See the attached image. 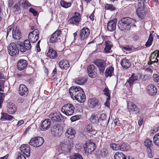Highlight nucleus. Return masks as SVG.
Listing matches in <instances>:
<instances>
[{
  "label": "nucleus",
  "instance_id": "f257e3e1",
  "mask_svg": "<svg viewBox=\"0 0 159 159\" xmlns=\"http://www.w3.org/2000/svg\"><path fill=\"white\" fill-rule=\"evenodd\" d=\"M75 130L72 128H69L67 129L65 133V136L68 138V141L65 143V148L69 149L73 145V139L75 137V135L76 134Z\"/></svg>",
  "mask_w": 159,
  "mask_h": 159
},
{
  "label": "nucleus",
  "instance_id": "f03ea898",
  "mask_svg": "<svg viewBox=\"0 0 159 159\" xmlns=\"http://www.w3.org/2000/svg\"><path fill=\"white\" fill-rule=\"evenodd\" d=\"M74 105L70 103L64 105L61 109L62 112L67 116L72 115L74 112Z\"/></svg>",
  "mask_w": 159,
  "mask_h": 159
},
{
  "label": "nucleus",
  "instance_id": "7ed1b4c3",
  "mask_svg": "<svg viewBox=\"0 0 159 159\" xmlns=\"http://www.w3.org/2000/svg\"><path fill=\"white\" fill-rule=\"evenodd\" d=\"M31 42L29 40H25L23 43H19V51L22 53H24L27 51H30L31 48Z\"/></svg>",
  "mask_w": 159,
  "mask_h": 159
},
{
  "label": "nucleus",
  "instance_id": "20e7f679",
  "mask_svg": "<svg viewBox=\"0 0 159 159\" xmlns=\"http://www.w3.org/2000/svg\"><path fill=\"white\" fill-rule=\"evenodd\" d=\"M96 148L95 143L90 140L87 141L83 146V148L85 153H91Z\"/></svg>",
  "mask_w": 159,
  "mask_h": 159
},
{
  "label": "nucleus",
  "instance_id": "39448f33",
  "mask_svg": "<svg viewBox=\"0 0 159 159\" xmlns=\"http://www.w3.org/2000/svg\"><path fill=\"white\" fill-rule=\"evenodd\" d=\"M51 133L55 137H60L63 132V129L58 124H55L51 128Z\"/></svg>",
  "mask_w": 159,
  "mask_h": 159
},
{
  "label": "nucleus",
  "instance_id": "423d86ee",
  "mask_svg": "<svg viewBox=\"0 0 159 159\" xmlns=\"http://www.w3.org/2000/svg\"><path fill=\"white\" fill-rule=\"evenodd\" d=\"M69 93L71 98H74L75 96L84 93L82 88L78 86L71 87L69 89Z\"/></svg>",
  "mask_w": 159,
  "mask_h": 159
},
{
  "label": "nucleus",
  "instance_id": "0eeeda50",
  "mask_svg": "<svg viewBox=\"0 0 159 159\" xmlns=\"http://www.w3.org/2000/svg\"><path fill=\"white\" fill-rule=\"evenodd\" d=\"M44 142V139L42 137H35L30 139L29 144L34 147H39L43 144Z\"/></svg>",
  "mask_w": 159,
  "mask_h": 159
},
{
  "label": "nucleus",
  "instance_id": "6e6552de",
  "mask_svg": "<svg viewBox=\"0 0 159 159\" xmlns=\"http://www.w3.org/2000/svg\"><path fill=\"white\" fill-rule=\"evenodd\" d=\"M98 68L100 74L102 75L103 74L106 66V62L102 59H97L93 62Z\"/></svg>",
  "mask_w": 159,
  "mask_h": 159
},
{
  "label": "nucleus",
  "instance_id": "1a4fd4ad",
  "mask_svg": "<svg viewBox=\"0 0 159 159\" xmlns=\"http://www.w3.org/2000/svg\"><path fill=\"white\" fill-rule=\"evenodd\" d=\"M8 53L12 56L18 55L19 52V50L16 44L15 43H10L8 48Z\"/></svg>",
  "mask_w": 159,
  "mask_h": 159
},
{
  "label": "nucleus",
  "instance_id": "9d476101",
  "mask_svg": "<svg viewBox=\"0 0 159 159\" xmlns=\"http://www.w3.org/2000/svg\"><path fill=\"white\" fill-rule=\"evenodd\" d=\"M39 32L38 29H35L30 32L28 36L29 40L32 43H35L39 39Z\"/></svg>",
  "mask_w": 159,
  "mask_h": 159
},
{
  "label": "nucleus",
  "instance_id": "9b49d317",
  "mask_svg": "<svg viewBox=\"0 0 159 159\" xmlns=\"http://www.w3.org/2000/svg\"><path fill=\"white\" fill-rule=\"evenodd\" d=\"M87 70L89 77L94 78L96 76L97 69L94 65L92 64L89 65L87 67Z\"/></svg>",
  "mask_w": 159,
  "mask_h": 159
},
{
  "label": "nucleus",
  "instance_id": "f8f14e48",
  "mask_svg": "<svg viewBox=\"0 0 159 159\" xmlns=\"http://www.w3.org/2000/svg\"><path fill=\"white\" fill-rule=\"evenodd\" d=\"M90 33V30L87 27H84L80 31V37L81 40L86 39L89 36Z\"/></svg>",
  "mask_w": 159,
  "mask_h": 159
},
{
  "label": "nucleus",
  "instance_id": "ddd939ff",
  "mask_svg": "<svg viewBox=\"0 0 159 159\" xmlns=\"http://www.w3.org/2000/svg\"><path fill=\"white\" fill-rule=\"evenodd\" d=\"M49 118H50L53 121H60L63 120V117L60 113H52L49 116Z\"/></svg>",
  "mask_w": 159,
  "mask_h": 159
},
{
  "label": "nucleus",
  "instance_id": "4468645a",
  "mask_svg": "<svg viewBox=\"0 0 159 159\" xmlns=\"http://www.w3.org/2000/svg\"><path fill=\"white\" fill-rule=\"evenodd\" d=\"M127 109L130 112H134L136 114L140 112L139 108L134 103L131 102H128L127 103Z\"/></svg>",
  "mask_w": 159,
  "mask_h": 159
},
{
  "label": "nucleus",
  "instance_id": "2eb2a0df",
  "mask_svg": "<svg viewBox=\"0 0 159 159\" xmlns=\"http://www.w3.org/2000/svg\"><path fill=\"white\" fill-rule=\"evenodd\" d=\"M80 14L78 12H75V15L69 20V23L73 25H78L80 19Z\"/></svg>",
  "mask_w": 159,
  "mask_h": 159
},
{
  "label": "nucleus",
  "instance_id": "dca6fc26",
  "mask_svg": "<svg viewBox=\"0 0 159 159\" xmlns=\"http://www.w3.org/2000/svg\"><path fill=\"white\" fill-rule=\"evenodd\" d=\"M21 151L27 157H29L30 154V148L29 145L26 144L22 145L20 147Z\"/></svg>",
  "mask_w": 159,
  "mask_h": 159
},
{
  "label": "nucleus",
  "instance_id": "f3484780",
  "mask_svg": "<svg viewBox=\"0 0 159 159\" xmlns=\"http://www.w3.org/2000/svg\"><path fill=\"white\" fill-rule=\"evenodd\" d=\"M7 110L9 114H13L16 111V107L14 103L9 102L7 104Z\"/></svg>",
  "mask_w": 159,
  "mask_h": 159
},
{
  "label": "nucleus",
  "instance_id": "a211bd4d",
  "mask_svg": "<svg viewBox=\"0 0 159 159\" xmlns=\"http://www.w3.org/2000/svg\"><path fill=\"white\" fill-rule=\"evenodd\" d=\"M117 19H115L110 20L107 23V28L109 31H113L116 28Z\"/></svg>",
  "mask_w": 159,
  "mask_h": 159
},
{
  "label": "nucleus",
  "instance_id": "6ab92c4d",
  "mask_svg": "<svg viewBox=\"0 0 159 159\" xmlns=\"http://www.w3.org/2000/svg\"><path fill=\"white\" fill-rule=\"evenodd\" d=\"M51 124V122L50 119H46L42 123L41 129L43 131H45L48 129L50 127Z\"/></svg>",
  "mask_w": 159,
  "mask_h": 159
},
{
  "label": "nucleus",
  "instance_id": "aec40b11",
  "mask_svg": "<svg viewBox=\"0 0 159 159\" xmlns=\"http://www.w3.org/2000/svg\"><path fill=\"white\" fill-rule=\"evenodd\" d=\"M99 101L95 98L89 99L88 101V105L91 108H93L99 105Z\"/></svg>",
  "mask_w": 159,
  "mask_h": 159
},
{
  "label": "nucleus",
  "instance_id": "412c9836",
  "mask_svg": "<svg viewBox=\"0 0 159 159\" xmlns=\"http://www.w3.org/2000/svg\"><path fill=\"white\" fill-rule=\"evenodd\" d=\"M28 63L26 60L20 59L18 61L17 64V68L20 70H24L27 66Z\"/></svg>",
  "mask_w": 159,
  "mask_h": 159
},
{
  "label": "nucleus",
  "instance_id": "4be33fe9",
  "mask_svg": "<svg viewBox=\"0 0 159 159\" xmlns=\"http://www.w3.org/2000/svg\"><path fill=\"white\" fill-rule=\"evenodd\" d=\"M12 34L13 38L15 39L19 40L21 38V34L20 31L16 27L13 28Z\"/></svg>",
  "mask_w": 159,
  "mask_h": 159
},
{
  "label": "nucleus",
  "instance_id": "5701e85b",
  "mask_svg": "<svg viewBox=\"0 0 159 159\" xmlns=\"http://www.w3.org/2000/svg\"><path fill=\"white\" fill-rule=\"evenodd\" d=\"M61 32V31L58 30L56 31L53 34L50 38V43H53L57 41Z\"/></svg>",
  "mask_w": 159,
  "mask_h": 159
},
{
  "label": "nucleus",
  "instance_id": "b1692460",
  "mask_svg": "<svg viewBox=\"0 0 159 159\" xmlns=\"http://www.w3.org/2000/svg\"><path fill=\"white\" fill-rule=\"evenodd\" d=\"M19 93L21 96H26L28 93V89L24 84L20 85L19 87Z\"/></svg>",
  "mask_w": 159,
  "mask_h": 159
},
{
  "label": "nucleus",
  "instance_id": "393cba45",
  "mask_svg": "<svg viewBox=\"0 0 159 159\" xmlns=\"http://www.w3.org/2000/svg\"><path fill=\"white\" fill-rule=\"evenodd\" d=\"M46 54L48 57L51 59L56 58L57 57V53L56 51L53 49L50 48H49Z\"/></svg>",
  "mask_w": 159,
  "mask_h": 159
},
{
  "label": "nucleus",
  "instance_id": "a878e982",
  "mask_svg": "<svg viewBox=\"0 0 159 159\" xmlns=\"http://www.w3.org/2000/svg\"><path fill=\"white\" fill-rule=\"evenodd\" d=\"M1 115L0 120L2 121L11 120L14 119L13 116L6 113L2 112Z\"/></svg>",
  "mask_w": 159,
  "mask_h": 159
},
{
  "label": "nucleus",
  "instance_id": "bb28decb",
  "mask_svg": "<svg viewBox=\"0 0 159 159\" xmlns=\"http://www.w3.org/2000/svg\"><path fill=\"white\" fill-rule=\"evenodd\" d=\"M147 89L148 94L151 95H154L157 93V88L152 84L148 86Z\"/></svg>",
  "mask_w": 159,
  "mask_h": 159
},
{
  "label": "nucleus",
  "instance_id": "cd10ccee",
  "mask_svg": "<svg viewBox=\"0 0 159 159\" xmlns=\"http://www.w3.org/2000/svg\"><path fill=\"white\" fill-rule=\"evenodd\" d=\"M120 21L122 23H125V24L130 25L131 27L133 25V23L135 22V20L129 17L123 18Z\"/></svg>",
  "mask_w": 159,
  "mask_h": 159
},
{
  "label": "nucleus",
  "instance_id": "c85d7f7f",
  "mask_svg": "<svg viewBox=\"0 0 159 159\" xmlns=\"http://www.w3.org/2000/svg\"><path fill=\"white\" fill-rule=\"evenodd\" d=\"M118 26L119 29L121 31L125 30H130L131 26L130 25L125 24V23L119 21L118 23Z\"/></svg>",
  "mask_w": 159,
  "mask_h": 159
},
{
  "label": "nucleus",
  "instance_id": "c756f323",
  "mask_svg": "<svg viewBox=\"0 0 159 159\" xmlns=\"http://www.w3.org/2000/svg\"><path fill=\"white\" fill-rule=\"evenodd\" d=\"M60 67L62 69L66 70L70 67L69 62L66 60H63L59 62Z\"/></svg>",
  "mask_w": 159,
  "mask_h": 159
},
{
  "label": "nucleus",
  "instance_id": "7c9ffc66",
  "mask_svg": "<svg viewBox=\"0 0 159 159\" xmlns=\"http://www.w3.org/2000/svg\"><path fill=\"white\" fill-rule=\"evenodd\" d=\"M74 100L75 99L78 102L83 103L86 100V97L84 93H82L81 94L75 96L74 98H72Z\"/></svg>",
  "mask_w": 159,
  "mask_h": 159
},
{
  "label": "nucleus",
  "instance_id": "2f4dec72",
  "mask_svg": "<svg viewBox=\"0 0 159 159\" xmlns=\"http://www.w3.org/2000/svg\"><path fill=\"white\" fill-rule=\"evenodd\" d=\"M136 13L139 18L141 19L143 18L145 14V12L144 11V7L140 6L136 10Z\"/></svg>",
  "mask_w": 159,
  "mask_h": 159
},
{
  "label": "nucleus",
  "instance_id": "473e14b6",
  "mask_svg": "<svg viewBox=\"0 0 159 159\" xmlns=\"http://www.w3.org/2000/svg\"><path fill=\"white\" fill-rule=\"evenodd\" d=\"M139 78L137 74H133L131 76L129 77V80H127V82L129 83L130 86H131L135 81L137 80Z\"/></svg>",
  "mask_w": 159,
  "mask_h": 159
},
{
  "label": "nucleus",
  "instance_id": "72a5a7b5",
  "mask_svg": "<svg viewBox=\"0 0 159 159\" xmlns=\"http://www.w3.org/2000/svg\"><path fill=\"white\" fill-rule=\"evenodd\" d=\"M120 64L123 68L126 69L129 68L131 66L129 61L125 59H123L121 61Z\"/></svg>",
  "mask_w": 159,
  "mask_h": 159
},
{
  "label": "nucleus",
  "instance_id": "f704fd0d",
  "mask_svg": "<svg viewBox=\"0 0 159 159\" xmlns=\"http://www.w3.org/2000/svg\"><path fill=\"white\" fill-rule=\"evenodd\" d=\"M105 47L104 48V52L106 53L110 52L111 47L113 46L111 42L109 41H105Z\"/></svg>",
  "mask_w": 159,
  "mask_h": 159
},
{
  "label": "nucleus",
  "instance_id": "c9c22d12",
  "mask_svg": "<svg viewBox=\"0 0 159 159\" xmlns=\"http://www.w3.org/2000/svg\"><path fill=\"white\" fill-rule=\"evenodd\" d=\"M109 120L110 118H108L107 116L105 114H102L99 116V120L102 121L105 124V125H108Z\"/></svg>",
  "mask_w": 159,
  "mask_h": 159
},
{
  "label": "nucleus",
  "instance_id": "e433bc0d",
  "mask_svg": "<svg viewBox=\"0 0 159 159\" xmlns=\"http://www.w3.org/2000/svg\"><path fill=\"white\" fill-rule=\"evenodd\" d=\"M114 68L111 66L108 67L106 69L105 73V76L106 77H111L114 73Z\"/></svg>",
  "mask_w": 159,
  "mask_h": 159
},
{
  "label": "nucleus",
  "instance_id": "4c0bfd02",
  "mask_svg": "<svg viewBox=\"0 0 159 159\" xmlns=\"http://www.w3.org/2000/svg\"><path fill=\"white\" fill-rule=\"evenodd\" d=\"M86 81L87 80L85 78L81 77L77 78L75 80V82L79 85H82L84 84Z\"/></svg>",
  "mask_w": 159,
  "mask_h": 159
},
{
  "label": "nucleus",
  "instance_id": "58836bf2",
  "mask_svg": "<svg viewBox=\"0 0 159 159\" xmlns=\"http://www.w3.org/2000/svg\"><path fill=\"white\" fill-rule=\"evenodd\" d=\"M129 146L127 144L123 143L120 145V150L122 151H128L129 149Z\"/></svg>",
  "mask_w": 159,
  "mask_h": 159
},
{
  "label": "nucleus",
  "instance_id": "ea45409f",
  "mask_svg": "<svg viewBox=\"0 0 159 159\" xmlns=\"http://www.w3.org/2000/svg\"><path fill=\"white\" fill-rule=\"evenodd\" d=\"M125 157L124 154L120 152H116L114 155L115 159H124Z\"/></svg>",
  "mask_w": 159,
  "mask_h": 159
},
{
  "label": "nucleus",
  "instance_id": "a19ab883",
  "mask_svg": "<svg viewBox=\"0 0 159 159\" xmlns=\"http://www.w3.org/2000/svg\"><path fill=\"white\" fill-rule=\"evenodd\" d=\"M153 39V36L152 34H150L148 39L147 42L145 45L147 47H150L152 44Z\"/></svg>",
  "mask_w": 159,
  "mask_h": 159
},
{
  "label": "nucleus",
  "instance_id": "79ce46f5",
  "mask_svg": "<svg viewBox=\"0 0 159 159\" xmlns=\"http://www.w3.org/2000/svg\"><path fill=\"white\" fill-rule=\"evenodd\" d=\"M155 53H152L151 54V57H150V62L148 63V64H152L155 62H158V59L155 58L154 61H152V60H154L155 58Z\"/></svg>",
  "mask_w": 159,
  "mask_h": 159
},
{
  "label": "nucleus",
  "instance_id": "37998d69",
  "mask_svg": "<svg viewBox=\"0 0 159 159\" xmlns=\"http://www.w3.org/2000/svg\"><path fill=\"white\" fill-rule=\"evenodd\" d=\"M61 6L65 8H68L70 7L71 4L70 2H67L64 1H61L60 2Z\"/></svg>",
  "mask_w": 159,
  "mask_h": 159
},
{
  "label": "nucleus",
  "instance_id": "c03bdc74",
  "mask_svg": "<svg viewBox=\"0 0 159 159\" xmlns=\"http://www.w3.org/2000/svg\"><path fill=\"white\" fill-rule=\"evenodd\" d=\"M153 139L155 144L159 147V133L155 135Z\"/></svg>",
  "mask_w": 159,
  "mask_h": 159
},
{
  "label": "nucleus",
  "instance_id": "a18cd8bd",
  "mask_svg": "<svg viewBox=\"0 0 159 159\" xmlns=\"http://www.w3.org/2000/svg\"><path fill=\"white\" fill-rule=\"evenodd\" d=\"M91 122L93 124H97L98 120V117H96L94 114H92L90 118Z\"/></svg>",
  "mask_w": 159,
  "mask_h": 159
},
{
  "label": "nucleus",
  "instance_id": "49530a36",
  "mask_svg": "<svg viewBox=\"0 0 159 159\" xmlns=\"http://www.w3.org/2000/svg\"><path fill=\"white\" fill-rule=\"evenodd\" d=\"M148 0H138V7H144Z\"/></svg>",
  "mask_w": 159,
  "mask_h": 159
},
{
  "label": "nucleus",
  "instance_id": "de8ad7c7",
  "mask_svg": "<svg viewBox=\"0 0 159 159\" xmlns=\"http://www.w3.org/2000/svg\"><path fill=\"white\" fill-rule=\"evenodd\" d=\"M100 154L103 157L106 156L108 154L107 150L105 148H102L100 151Z\"/></svg>",
  "mask_w": 159,
  "mask_h": 159
},
{
  "label": "nucleus",
  "instance_id": "09e8293b",
  "mask_svg": "<svg viewBox=\"0 0 159 159\" xmlns=\"http://www.w3.org/2000/svg\"><path fill=\"white\" fill-rule=\"evenodd\" d=\"M110 146L114 150L117 151L120 150L119 144H117L116 143H112L110 144Z\"/></svg>",
  "mask_w": 159,
  "mask_h": 159
},
{
  "label": "nucleus",
  "instance_id": "8fccbe9b",
  "mask_svg": "<svg viewBox=\"0 0 159 159\" xmlns=\"http://www.w3.org/2000/svg\"><path fill=\"white\" fill-rule=\"evenodd\" d=\"M71 159H83L82 156L79 153L75 154L70 157Z\"/></svg>",
  "mask_w": 159,
  "mask_h": 159
},
{
  "label": "nucleus",
  "instance_id": "3c124183",
  "mask_svg": "<svg viewBox=\"0 0 159 159\" xmlns=\"http://www.w3.org/2000/svg\"><path fill=\"white\" fill-rule=\"evenodd\" d=\"M144 145L147 147L150 148L152 145V141L149 139H146L145 141Z\"/></svg>",
  "mask_w": 159,
  "mask_h": 159
},
{
  "label": "nucleus",
  "instance_id": "603ef678",
  "mask_svg": "<svg viewBox=\"0 0 159 159\" xmlns=\"http://www.w3.org/2000/svg\"><path fill=\"white\" fill-rule=\"evenodd\" d=\"M105 8L106 10H109L111 11H113L115 9V7L111 4H107L105 6Z\"/></svg>",
  "mask_w": 159,
  "mask_h": 159
},
{
  "label": "nucleus",
  "instance_id": "864d4df0",
  "mask_svg": "<svg viewBox=\"0 0 159 159\" xmlns=\"http://www.w3.org/2000/svg\"><path fill=\"white\" fill-rule=\"evenodd\" d=\"M30 4L27 0H26V2L22 3V5H21V7L25 9L27 8L28 7H30Z\"/></svg>",
  "mask_w": 159,
  "mask_h": 159
},
{
  "label": "nucleus",
  "instance_id": "5fc2aeb1",
  "mask_svg": "<svg viewBox=\"0 0 159 159\" xmlns=\"http://www.w3.org/2000/svg\"><path fill=\"white\" fill-rule=\"evenodd\" d=\"M104 92V93L105 95L106 96H107L108 98L109 99H110V94L109 93V90L108 88H105L103 90Z\"/></svg>",
  "mask_w": 159,
  "mask_h": 159
},
{
  "label": "nucleus",
  "instance_id": "6e6d98bb",
  "mask_svg": "<svg viewBox=\"0 0 159 159\" xmlns=\"http://www.w3.org/2000/svg\"><path fill=\"white\" fill-rule=\"evenodd\" d=\"M12 8H13L14 11L15 12L16 11H18L20 9V5H18V4L16 3L14 5Z\"/></svg>",
  "mask_w": 159,
  "mask_h": 159
},
{
  "label": "nucleus",
  "instance_id": "4d7b16f0",
  "mask_svg": "<svg viewBox=\"0 0 159 159\" xmlns=\"http://www.w3.org/2000/svg\"><path fill=\"white\" fill-rule=\"evenodd\" d=\"M86 129L89 132H92L93 130L92 129V125L91 124L87 125L86 126Z\"/></svg>",
  "mask_w": 159,
  "mask_h": 159
},
{
  "label": "nucleus",
  "instance_id": "13d9d810",
  "mask_svg": "<svg viewBox=\"0 0 159 159\" xmlns=\"http://www.w3.org/2000/svg\"><path fill=\"white\" fill-rule=\"evenodd\" d=\"M4 93L0 92V108L1 107V104L2 103L3 100V98H4Z\"/></svg>",
  "mask_w": 159,
  "mask_h": 159
},
{
  "label": "nucleus",
  "instance_id": "bf43d9fd",
  "mask_svg": "<svg viewBox=\"0 0 159 159\" xmlns=\"http://www.w3.org/2000/svg\"><path fill=\"white\" fill-rule=\"evenodd\" d=\"M79 119V116L76 115L71 117L70 120L71 121L74 122Z\"/></svg>",
  "mask_w": 159,
  "mask_h": 159
},
{
  "label": "nucleus",
  "instance_id": "052dcab7",
  "mask_svg": "<svg viewBox=\"0 0 159 159\" xmlns=\"http://www.w3.org/2000/svg\"><path fill=\"white\" fill-rule=\"evenodd\" d=\"M29 11L33 14L34 16H36L38 14L37 11H36L34 9L32 8H30L29 9Z\"/></svg>",
  "mask_w": 159,
  "mask_h": 159
},
{
  "label": "nucleus",
  "instance_id": "680f3d73",
  "mask_svg": "<svg viewBox=\"0 0 159 159\" xmlns=\"http://www.w3.org/2000/svg\"><path fill=\"white\" fill-rule=\"evenodd\" d=\"M154 80L156 82H157L159 81V76L157 74H155L153 75Z\"/></svg>",
  "mask_w": 159,
  "mask_h": 159
},
{
  "label": "nucleus",
  "instance_id": "e2e57ef3",
  "mask_svg": "<svg viewBox=\"0 0 159 159\" xmlns=\"http://www.w3.org/2000/svg\"><path fill=\"white\" fill-rule=\"evenodd\" d=\"M14 3V2L13 1L9 0L8 2L7 6L8 8L10 9L12 5H13Z\"/></svg>",
  "mask_w": 159,
  "mask_h": 159
},
{
  "label": "nucleus",
  "instance_id": "0e129e2a",
  "mask_svg": "<svg viewBox=\"0 0 159 159\" xmlns=\"http://www.w3.org/2000/svg\"><path fill=\"white\" fill-rule=\"evenodd\" d=\"M13 28L12 27V26L11 25L9 26L7 28V36L8 35L9 33L11 31L12 29H13Z\"/></svg>",
  "mask_w": 159,
  "mask_h": 159
},
{
  "label": "nucleus",
  "instance_id": "69168bd1",
  "mask_svg": "<svg viewBox=\"0 0 159 159\" xmlns=\"http://www.w3.org/2000/svg\"><path fill=\"white\" fill-rule=\"evenodd\" d=\"M4 81L3 80H0V91H2V88H3V86Z\"/></svg>",
  "mask_w": 159,
  "mask_h": 159
},
{
  "label": "nucleus",
  "instance_id": "338daca9",
  "mask_svg": "<svg viewBox=\"0 0 159 159\" xmlns=\"http://www.w3.org/2000/svg\"><path fill=\"white\" fill-rule=\"evenodd\" d=\"M114 123L117 126H120V123L119 122L118 119L116 118L114 120Z\"/></svg>",
  "mask_w": 159,
  "mask_h": 159
},
{
  "label": "nucleus",
  "instance_id": "774afa93",
  "mask_svg": "<svg viewBox=\"0 0 159 159\" xmlns=\"http://www.w3.org/2000/svg\"><path fill=\"white\" fill-rule=\"evenodd\" d=\"M17 159H26L25 157L23 154L20 153H18V157Z\"/></svg>",
  "mask_w": 159,
  "mask_h": 159
}]
</instances>
